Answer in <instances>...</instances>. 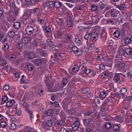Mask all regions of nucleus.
<instances>
[{
    "label": "nucleus",
    "instance_id": "1",
    "mask_svg": "<svg viewBox=\"0 0 132 132\" xmlns=\"http://www.w3.org/2000/svg\"><path fill=\"white\" fill-rule=\"evenodd\" d=\"M71 99L70 97H67L64 99L62 102V106L64 110L67 111L68 108V104L71 102Z\"/></svg>",
    "mask_w": 132,
    "mask_h": 132
},
{
    "label": "nucleus",
    "instance_id": "2",
    "mask_svg": "<svg viewBox=\"0 0 132 132\" xmlns=\"http://www.w3.org/2000/svg\"><path fill=\"white\" fill-rule=\"evenodd\" d=\"M120 14L119 12L118 11H116L114 9L111 10L107 12L105 14V16H108V15H110L113 17L116 18L117 16H119Z\"/></svg>",
    "mask_w": 132,
    "mask_h": 132
},
{
    "label": "nucleus",
    "instance_id": "3",
    "mask_svg": "<svg viewBox=\"0 0 132 132\" xmlns=\"http://www.w3.org/2000/svg\"><path fill=\"white\" fill-rule=\"evenodd\" d=\"M13 13L12 12H9L8 13V15L7 16V20L8 21L10 22H12L15 21L16 19V18L13 16Z\"/></svg>",
    "mask_w": 132,
    "mask_h": 132
},
{
    "label": "nucleus",
    "instance_id": "4",
    "mask_svg": "<svg viewBox=\"0 0 132 132\" xmlns=\"http://www.w3.org/2000/svg\"><path fill=\"white\" fill-rule=\"evenodd\" d=\"M120 74L119 73H116L115 75V76L113 79L115 81H118L119 83H121L123 81L122 78L120 77Z\"/></svg>",
    "mask_w": 132,
    "mask_h": 132
},
{
    "label": "nucleus",
    "instance_id": "5",
    "mask_svg": "<svg viewBox=\"0 0 132 132\" xmlns=\"http://www.w3.org/2000/svg\"><path fill=\"white\" fill-rule=\"evenodd\" d=\"M80 125L79 122L78 121H76L71 126L73 130L76 131L78 129Z\"/></svg>",
    "mask_w": 132,
    "mask_h": 132
},
{
    "label": "nucleus",
    "instance_id": "6",
    "mask_svg": "<svg viewBox=\"0 0 132 132\" xmlns=\"http://www.w3.org/2000/svg\"><path fill=\"white\" fill-rule=\"evenodd\" d=\"M83 121L84 125L85 126H88L89 125L91 120L90 118L87 117L83 119Z\"/></svg>",
    "mask_w": 132,
    "mask_h": 132
},
{
    "label": "nucleus",
    "instance_id": "7",
    "mask_svg": "<svg viewBox=\"0 0 132 132\" xmlns=\"http://www.w3.org/2000/svg\"><path fill=\"white\" fill-rule=\"evenodd\" d=\"M27 33L29 35L32 34L34 32L33 28L31 26H28L26 29Z\"/></svg>",
    "mask_w": 132,
    "mask_h": 132
},
{
    "label": "nucleus",
    "instance_id": "8",
    "mask_svg": "<svg viewBox=\"0 0 132 132\" xmlns=\"http://www.w3.org/2000/svg\"><path fill=\"white\" fill-rule=\"evenodd\" d=\"M107 104L106 101L102 104L100 108V110L101 112H104L106 111L107 106Z\"/></svg>",
    "mask_w": 132,
    "mask_h": 132
},
{
    "label": "nucleus",
    "instance_id": "9",
    "mask_svg": "<svg viewBox=\"0 0 132 132\" xmlns=\"http://www.w3.org/2000/svg\"><path fill=\"white\" fill-rule=\"evenodd\" d=\"M127 89L125 88H122L120 91V94L123 98L126 97L127 95Z\"/></svg>",
    "mask_w": 132,
    "mask_h": 132
},
{
    "label": "nucleus",
    "instance_id": "10",
    "mask_svg": "<svg viewBox=\"0 0 132 132\" xmlns=\"http://www.w3.org/2000/svg\"><path fill=\"white\" fill-rule=\"evenodd\" d=\"M125 64L123 63H119L115 65L117 67V69L120 70H122L125 68Z\"/></svg>",
    "mask_w": 132,
    "mask_h": 132
},
{
    "label": "nucleus",
    "instance_id": "11",
    "mask_svg": "<svg viewBox=\"0 0 132 132\" xmlns=\"http://www.w3.org/2000/svg\"><path fill=\"white\" fill-rule=\"evenodd\" d=\"M24 98L23 100L20 102V104L21 105L22 107L24 108H25L26 109L28 108L29 107V104L24 101Z\"/></svg>",
    "mask_w": 132,
    "mask_h": 132
},
{
    "label": "nucleus",
    "instance_id": "12",
    "mask_svg": "<svg viewBox=\"0 0 132 132\" xmlns=\"http://www.w3.org/2000/svg\"><path fill=\"white\" fill-rule=\"evenodd\" d=\"M98 36V34L95 32H92L90 35V37L92 38H93L94 40L97 38Z\"/></svg>",
    "mask_w": 132,
    "mask_h": 132
},
{
    "label": "nucleus",
    "instance_id": "13",
    "mask_svg": "<svg viewBox=\"0 0 132 132\" xmlns=\"http://www.w3.org/2000/svg\"><path fill=\"white\" fill-rule=\"evenodd\" d=\"M79 68V67L78 65H75L74 67L72 69V74L73 75L75 74L76 72L78 71Z\"/></svg>",
    "mask_w": 132,
    "mask_h": 132
},
{
    "label": "nucleus",
    "instance_id": "14",
    "mask_svg": "<svg viewBox=\"0 0 132 132\" xmlns=\"http://www.w3.org/2000/svg\"><path fill=\"white\" fill-rule=\"evenodd\" d=\"M61 3L58 1H54L53 5L56 8H60L61 6Z\"/></svg>",
    "mask_w": 132,
    "mask_h": 132
},
{
    "label": "nucleus",
    "instance_id": "15",
    "mask_svg": "<svg viewBox=\"0 0 132 132\" xmlns=\"http://www.w3.org/2000/svg\"><path fill=\"white\" fill-rule=\"evenodd\" d=\"M110 72L108 71L104 72L102 73L101 76L103 78H107L110 76Z\"/></svg>",
    "mask_w": 132,
    "mask_h": 132
},
{
    "label": "nucleus",
    "instance_id": "16",
    "mask_svg": "<svg viewBox=\"0 0 132 132\" xmlns=\"http://www.w3.org/2000/svg\"><path fill=\"white\" fill-rule=\"evenodd\" d=\"M66 111V112L68 111V113L70 115L76 113L75 110L73 108H71L70 109H68Z\"/></svg>",
    "mask_w": 132,
    "mask_h": 132
},
{
    "label": "nucleus",
    "instance_id": "17",
    "mask_svg": "<svg viewBox=\"0 0 132 132\" xmlns=\"http://www.w3.org/2000/svg\"><path fill=\"white\" fill-rule=\"evenodd\" d=\"M68 79L66 78H63L61 81L62 85L61 87H63L68 83Z\"/></svg>",
    "mask_w": 132,
    "mask_h": 132
},
{
    "label": "nucleus",
    "instance_id": "18",
    "mask_svg": "<svg viewBox=\"0 0 132 132\" xmlns=\"http://www.w3.org/2000/svg\"><path fill=\"white\" fill-rule=\"evenodd\" d=\"M117 7L120 10H122L126 8V6L125 3L123 2L121 3L120 5H117Z\"/></svg>",
    "mask_w": 132,
    "mask_h": 132
},
{
    "label": "nucleus",
    "instance_id": "19",
    "mask_svg": "<svg viewBox=\"0 0 132 132\" xmlns=\"http://www.w3.org/2000/svg\"><path fill=\"white\" fill-rule=\"evenodd\" d=\"M33 62L35 65L39 66L41 64L42 61L40 59H37L34 60Z\"/></svg>",
    "mask_w": 132,
    "mask_h": 132
},
{
    "label": "nucleus",
    "instance_id": "20",
    "mask_svg": "<svg viewBox=\"0 0 132 132\" xmlns=\"http://www.w3.org/2000/svg\"><path fill=\"white\" fill-rule=\"evenodd\" d=\"M114 60L116 62L118 63L122 61V58L120 56L117 55L116 56Z\"/></svg>",
    "mask_w": 132,
    "mask_h": 132
},
{
    "label": "nucleus",
    "instance_id": "21",
    "mask_svg": "<svg viewBox=\"0 0 132 132\" xmlns=\"http://www.w3.org/2000/svg\"><path fill=\"white\" fill-rule=\"evenodd\" d=\"M118 51L119 54L120 55L122 56H126L125 50L123 49H120Z\"/></svg>",
    "mask_w": 132,
    "mask_h": 132
},
{
    "label": "nucleus",
    "instance_id": "22",
    "mask_svg": "<svg viewBox=\"0 0 132 132\" xmlns=\"http://www.w3.org/2000/svg\"><path fill=\"white\" fill-rule=\"evenodd\" d=\"M21 26L20 23L18 21L15 22L14 23L13 26L14 28L16 29H18Z\"/></svg>",
    "mask_w": 132,
    "mask_h": 132
},
{
    "label": "nucleus",
    "instance_id": "23",
    "mask_svg": "<svg viewBox=\"0 0 132 132\" xmlns=\"http://www.w3.org/2000/svg\"><path fill=\"white\" fill-rule=\"evenodd\" d=\"M115 120L116 121L120 122H122L123 121V118L119 116H117L115 118Z\"/></svg>",
    "mask_w": 132,
    "mask_h": 132
},
{
    "label": "nucleus",
    "instance_id": "24",
    "mask_svg": "<svg viewBox=\"0 0 132 132\" xmlns=\"http://www.w3.org/2000/svg\"><path fill=\"white\" fill-rule=\"evenodd\" d=\"M74 40L75 44L79 46L81 45V42L79 38H75Z\"/></svg>",
    "mask_w": 132,
    "mask_h": 132
},
{
    "label": "nucleus",
    "instance_id": "25",
    "mask_svg": "<svg viewBox=\"0 0 132 132\" xmlns=\"http://www.w3.org/2000/svg\"><path fill=\"white\" fill-rule=\"evenodd\" d=\"M125 54L126 55H130L132 54V48H127L125 50Z\"/></svg>",
    "mask_w": 132,
    "mask_h": 132
},
{
    "label": "nucleus",
    "instance_id": "26",
    "mask_svg": "<svg viewBox=\"0 0 132 132\" xmlns=\"http://www.w3.org/2000/svg\"><path fill=\"white\" fill-rule=\"evenodd\" d=\"M131 75V74L128 70H125L123 72V75L125 77H127Z\"/></svg>",
    "mask_w": 132,
    "mask_h": 132
},
{
    "label": "nucleus",
    "instance_id": "27",
    "mask_svg": "<svg viewBox=\"0 0 132 132\" xmlns=\"http://www.w3.org/2000/svg\"><path fill=\"white\" fill-rule=\"evenodd\" d=\"M7 63L6 60L3 59V58L0 56V64L3 66L5 65Z\"/></svg>",
    "mask_w": 132,
    "mask_h": 132
},
{
    "label": "nucleus",
    "instance_id": "28",
    "mask_svg": "<svg viewBox=\"0 0 132 132\" xmlns=\"http://www.w3.org/2000/svg\"><path fill=\"white\" fill-rule=\"evenodd\" d=\"M62 54L60 52H57L55 53L54 54L55 58L56 59H59L60 58L61 56H63L62 55Z\"/></svg>",
    "mask_w": 132,
    "mask_h": 132
},
{
    "label": "nucleus",
    "instance_id": "29",
    "mask_svg": "<svg viewBox=\"0 0 132 132\" xmlns=\"http://www.w3.org/2000/svg\"><path fill=\"white\" fill-rule=\"evenodd\" d=\"M25 110L29 114L30 116V119L31 120L32 118L34 117V116L32 113V112L28 108L26 109Z\"/></svg>",
    "mask_w": 132,
    "mask_h": 132
},
{
    "label": "nucleus",
    "instance_id": "30",
    "mask_svg": "<svg viewBox=\"0 0 132 132\" xmlns=\"http://www.w3.org/2000/svg\"><path fill=\"white\" fill-rule=\"evenodd\" d=\"M14 4L13 0H7V4L8 6L11 7H13Z\"/></svg>",
    "mask_w": 132,
    "mask_h": 132
},
{
    "label": "nucleus",
    "instance_id": "31",
    "mask_svg": "<svg viewBox=\"0 0 132 132\" xmlns=\"http://www.w3.org/2000/svg\"><path fill=\"white\" fill-rule=\"evenodd\" d=\"M92 24H96L99 22L98 19L96 18H93L92 19Z\"/></svg>",
    "mask_w": 132,
    "mask_h": 132
},
{
    "label": "nucleus",
    "instance_id": "32",
    "mask_svg": "<svg viewBox=\"0 0 132 132\" xmlns=\"http://www.w3.org/2000/svg\"><path fill=\"white\" fill-rule=\"evenodd\" d=\"M14 11L13 12H12L13 13V16L16 18V17L18 16V15L19 10L16 9L15 7V8H14Z\"/></svg>",
    "mask_w": 132,
    "mask_h": 132
},
{
    "label": "nucleus",
    "instance_id": "33",
    "mask_svg": "<svg viewBox=\"0 0 132 132\" xmlns=\"http://www.w3.org/2000/svg\"><path fill=\"white\" fill-rule=\"evenodd\" d=\"M54 1H50L46 3V6L49 7H51L53 6Z\"/></svg>",
    "mask_w": 132,
    "mask_h": 132
},
{
    "label": "nucleus",
    "instance_id": "34",
    "mask_svg": "<svg viewBox=\"0 0 132 132\" xmlns=\"http://www.w3.org/2000/svg\"><path fill=\"white\" fill-rule=\"evenodd\" d=\"M113 126V129L114 131H117L119 130L120 126L118 125H114Z\"/></svg>",
    "mask_w": 132,
    "mask_h": 132
},
{
    "label": "nucleus",
    "instance_id": "35",
    "mask_svg": "<svg viewBox=\"0 0 132 132\" xmlns=\"http://www.w3.org/2000/svg\"><path fill=\"white\" fill-rule=\"evenodd\" d=\"M51 79V77L49 76H46L44 78V80L46 84H48L50 82V79Z\"/></svg>",
    "mask_w": 132,
    "mask_h": 132
},
{
    "label": "nucleus",
    "instance_id": "36",
    "mask_svg": "<svg viewBox=\"0 0 132 132\" xmlns=\"http://www.w3.org/2000/svg\"><path fill=\"white\" fill-rule=\"evenodd\" d=\"M93 100L95 103L100 104L101 103V99L100 97H95Z\"/></svg>",
    "mask_w": 132,
    "mask_h": 132
},
{
    "label": "nucleus",
    "instance_id": "37",
    "mask_svg": "<svg viewBox=\"0 0 132 132\" xmlns=\"http://www.w3.org/2000/svg\"><path fill=\"white\" fill-rule=\"evenodd\" d=\"M27 68L28 70L31 71L33 70L34 66L33 64H30L27 65Z\"/></svg>",
    "mask_w": 132,
    "mask_h": 132
},
{
    "label": "nucleus",
    "instance_id": "38",
    "mask_svg": "<svg viewBox=\"0 0 132 132\" xmlns=\"http://www.w3.org/2000/svg\"><path fill=\"white\" fill-rule=\"evenodd\" d=\"M13 104V102L11 100H10L7 101L6 104V105L7 107H11Z\"/></svg>",
    "mask_w": 132,
    "mask_h": 132
},
{
    "label": "nucleus",
    "instance_id": "39",
    "mask_svg": "<svg viewBox=\"0 0 132 132\" xmlns=\"http://www.w3.org/2000/svg\"><path fill=\"white\" fill-rule=\"evenodd\" d=\"M100 96L103 98H105L106 96V92L104 91H102L100 93Z\"/></svg>",
    "mask_w": 132,
    "mask_h": 132
},
{
    "label": "nucleus",
    "instance_id": "40",
    "mask_svg": "<svg viewBox=\"0 0 132 132\" xmlns=\"http://www.w3.org/2000/svg\"><path fill=\"white\" fill-rule=\"evenodd\" d=\"M90 90L89 88H83L81 90V93L83 94H86Z\"/></svg>",
    "mask_w": 132,
    "mask_h": 132
},
{
    "label": "nucleus",
    "instance_id": "41",
    "mask_svg": "<svg viewBox=\"0 0 132 132\" xmlns=\"http://www.w3.org/2000/svg\"><path fill=\"white\" fill-rule=\"evenodd\" d=\"M106 34H101V38L102 42L105 40L107 38Z\"/></svg>",
    "mask_w": 132,
    "mask_h": 132
},
{
    "label": "nucleus",
    "instance_id": "42",
    "mask_svg": "<svg viewBox=\"0 0 132 132\" xmlns=\"http://www.w3.org/2000/svg\"><path fill=\"white\" fill-rule=\"evenodd\" d=\"M27 57L30 59H33L35 56V54L32 53H29L27 54Z\"/></svg>",
    "mask_w": 132,
    "mask_h": 132
},
{
    "label": "nucleus",
    "instance_id": "43",
    "mask_svg": "<svg viewBox=\"0 0 132 132\" xmlns=\"http://www.w3.org/2000/svg\"><path fill=\"white\" fill-rule=\"evenodd\" d=\"M8 100V97L6 96H3L2 98V102L1 104L2 105L3 103H5Z\"/></svg>",
    "mask_w": 132,
    "mask_h": 132
},
{
    "label": "nucleus",
    "instance_id": "44",
    "mask_svg": "<svg viewBox=\"0 0 132 132\" xmlns=\"http://www.w3.org/2000/svg\"><path fill=\"white\" fill-rule=\"evenodd\" d=\"M8 35L10 38H13L15 35V33L14 31H11L8 32Z\"/></svg>",
    "mask_w": 132,
    "mask_h": 132
},
{
    "label": "nucleus",
    "instance_id": "45",
    "mask_svg": "<svg viewBox=\"0 0 132 132\" xmlns=\"http://www.w3.org/2000/svg\"><path fill=\"white\" fill-rule=\"evenodd\" d=\"M105 127L107 129L110 128L112 127V125L110 122H108L105 124Z\"/></svg>",
    "mask_w": 132,
    "mask_h": 132
},
{
    "label": "nucleus",
    "instance_id": "46",
    "mask_svg": "<svg viewBox=\"0 0 132 132\" xmlns=\"http://www.w3.org/2000/svg\"><path fill=\"white\" fill-rule=\"evenodd\" d=\"M30 41V38L28 37L24 38L22 39L23 42L24 43H28Z\"/></svg>",
    "mask_w": 132,
    "mask_h": 132
},
{
    "label": "nucleus",
    "instance_id": "47",
    "mask_svg": "<svg viewBox=\"0 0 132 132\" xmlns=\"http://www.w3.org/2000/svg\"><path fill=\"white\" fill-rule=\"evenodd\" d=\"M9 48V45L5 43L2 46V48L4 50H7Z\"/></svg>",
    "mask_w": 132,
    "mask_h": 132
},
{
    "label": "nucleus",
    "instance_id": "48",
    "mask_svg": "<svg viewBox=\"0 0 132 132\" xmlns=\"http://www.w3.org/2000/svg\"><path fill=\"white\" fill-rule=\"evenodd\" d=\"M67 23L69 27H71L73 25V22L72 21L68 20L67 21Z\"/></svg>",
    "mask_w": 132,
    "mask_h": 132
},
{
    "label": "nucleus",
    "instance_id": "49",
    "mask_svg": "<svg viewBox=\"0 0 132 132\" xmlns=\"http://www.w3.org/2000/svg\"><path fill=\"white\" fill-rule=\"evenodd\" d=\"M91 9L92 11H95L97 10L98 9V7L96 5L94 4L91 6Z\"/></svg>",
    "mask_w": 132,
    "mask_h": 132
},
{
    "label": "nucleus",
    "instance_id": "50",
    "mask_svg": "<svg viewBox=\"0 0 132 132\" xmlns=\"http://www.w3.org/2000/svg\"><path fill=\"white\" fill-rule=\"evenodd\" d=\"M113 44L114 42L111 40H110L108 41L107 43V46L110 47H111L113 45Z\"/></svg>",
    "mask_w": 132,
    "mask_h": 132
},
{
    "label": "nucleus",
    "instance_id": "51",
    "mask_svg": "<svg viewBox=\"0 0 132 132\" xmlns=\"http://www.w3.org/2000/svg\"><path fill=\"white\" fill-rule=\"evenodd\" d=\"M46 42L47 44L50 47H51L53 45V43L51 41V40L50 39H48L46 40Z\"/></svg>",
    "mask_w": 132,
    "mask_h": 132
},
{
    "label": "nucleus",
    "instance_id": "52",
    "mask_svg": "<svg viewBox=\"0 0 132 132\" xmlns=\"http://www.w3.org/2000/svg\"><path fill=\"white\" fill-rule=\"evenodd\" d=\"M53 124V122L51 120H50L47 121L46 122V125L47 126L51 127L52 126Z\"/></svg>",
    "mask_w": 132,
    "mask_h": 132
},
{
    "label": "nucleus",
    "instance_id": "53",
    "mask_svg": "<svg viewBox=\"0 0 132 132\" xmlns=\"http://www.w3.org/2000/svg\"><path fill=\"white\" fill-rule=\"evenodd\" d=\"M49 91H51L52 88L53 87V84L51 83L46 84Z\"/></svg>",
    "mask_w": 132,
    "mask_h": 132
},
{
    "label": "nucleus",
    "instance_id": "54",
    "mask_svg": "<svg viewBox=\"0 0 132 132\" xmlns=\"http://www.w3.org/2000/svg\"><path fill=\"white\" fill-rule=\"evenodd\" d=\"M124 42L126 44H129L131 42L130 38L128 37L125 38V39Z\"/></svg>",
    "mask_w": 132,
    "mask_h": 132
},
{
    "label": "nucleus",
    "instance_id": "55",
    "mask_svg": "<svg viewBox=\"0 0 132 132\" xmlns=\"http://www.w3.org/2000/svg\"><path fill=\"white\" fill-rule=\"evenodd\" d=\"M114 36L116 37H118L120 36V31H116L113 33Z\"/></svg>",
    "mask_w": 132,
    "mask_h": 132
},
{
    "label": "nucleus",
    "instance_id": "56",
    "mask_svg": "<svg viewBox=\"0 0 132 132\" xmlns=\"http://www.w3.org/2000/svg\"><path fill=\"white\" fill-rule=\"evenodd\" d=\"M16 125L14 123H12L10 127V129L12 130H14L16 128Z\"/></svg>",
    "mask_w": 132,
    "mask_h": 132
},
{
    "label": "nucleus",
    "instance_id": "57",
    "mask_svg": "<svg viewBox=\"0 0 132 132\" xmlns=\"http://www.w3.org/2000/svg\"><path fill=\"white\" fill-rule=\"evenodd\" d=\"M99 5L100 8L101 10L103 9L105 7L106 5L104 3L101 2L99 4Z\"/></svg>",
    "mask_w": 132,
    "mask_h": 132
},
{
    "label": "nucleus",
    "instance_id": "58",
    "mask_svg": "<svg viewBox=\"0 0 132 132\" xmlns=\"http://www.w3.org/2000/svg\"><path fill=\"white\" fill-rule=\"evenodd\" d=\"M45 32L48 33L51 32V27L49 26H47L46 27L45 29Z\"/></svg>",
    "mask_w": 132,
    "mask_h": 132
},
{
    "label": "nucleus",
    "instance_id": "59",
    "mask_svg": "<svg viewBox=\"0 0 132 132\" xmlns=\"http://www.w3.org/2000/svg\"><path fill=\"white\" fill-rule=\"evenodd\" d=\"M0 126L2 127L5 128L7 126V123L4 121H2L0 123Z\"/></svg>",
    "mask_w": 132,
    "mask_h": 132
},
{
    "label": "nucleus",
    "instance_id": "60",
    "mask_svg": "<svg viewBox=\"0 0 132 132\" xmlns=\"http://www.w3.org/2000/svg\"><path fill=\"white\" fill-rule=\"evenodd\" d=\"M20 82L21 84L25 83L27 82L26 80H25V79L24 78V75H23L22 76V78L20 80Z\"/></svg>",
    "mask_w": 132,
    "mask_h": 132
},
{
    "label": "nucleus",
    "instance_id": "61",
    "mask_svg": "<svg viewBox=\"0 0 132 132\" xmlns=\"http://www.w3.org/2000/svg\"><path fill=\"white\" fill-rule=\"evenodd\" d=\"M72 51L75 53L77 52V51H78V49L75 45L73 46L71 48Z\"/></svg>",
    "mask_w": 132,
    "mask_h": 132
},
{
    "label": "nucleus",
    "instance_id": "62",
    "mask_svg": "<svg viewBox=\"0 0 132 132\" xmlns=\"http://www.w3.org/2000/svg\"><path fill=\"white\" fill-rule=\"evenodd\" d=\"M53 111L51 110H48L47 112V115L48 116H51L53 114Z\"/></svg>",
    "mask_w": 132,
    "mask_h": 132
},
{
    "label": "nucleus",
    "instance_id": "63",
    "mask_svg": "<svg viewBox=\"0 0 132 132\" xmlns=\"http://www.w3.org/2000/svg\"><path fill=\"white\" fill-rule=\"evenodd\" d=\"M83 7L81 6H78L74 8L73 10L74 11H75L76 10H80L82 9Z\"/></svg>",
    "mask_w": 132,
    "mask_h": 132
},
{
    "label": "nucleus",
    "instance_id": "64",
    "mask_svg": "<svg viewBox=\"0 0 132 132\" xmlns=\"http://www.w3.org/2000/svg\"><path fill=\"white\" fill-rule=\"evenodd\" d=\"M119 96V95L117 93H114V92L113 93H112L111 96V97L113 98H114L115 97H118Z\"/></svg>",
    "mask_w": 132,
    "mask_h": 132
}]
</instances>
